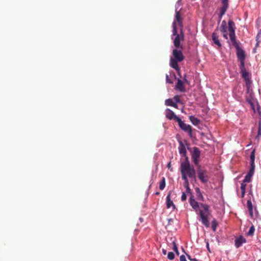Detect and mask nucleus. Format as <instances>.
<instances>
[{"mask_svg":"<svg viewBox=\"0 0 261 261\" xmlns=\"http://www.w3.org/2000/svg\"><path fill=\"white\" fill-rule=\"evenodd\" d=\"M180 172L182 179H188V177L196 180V171L193 166H191L189 159L186 157L185 161L180 163Z\"/></svg>","mask_w":261,"mask_h":261,"instance_id":"obj_1","label":"nucleus"},{"mask_svg":"<svg viewBox=\"0 0 261 261\" xmlns=\"http://www.w3.org/2000/svg\"><path fill=\"white\" fill-rule=\"evenodd\" d=\"M200 207L203 208V210H199V215L201 220L202 223L206 227H210V222L208 220V216L210 215L209 211L210 206L208 205L201 203L200 205Z\"/></svg>","mask_w":261,"mask_h":261,"instance_id":"obj_2","label":"nucleus"},{"mask_svg":"<svg viewBox=\"0 0 261 261\" xmlns=\"http://www.w3.org/2000/svg\"><path fill=\"white\" fill-rule=\"evenodd\" d=\"M197 172L198 177L200 181L203 184L207 183L209 180L207 171L202 169L200 165H198L197 166Z\"/></svg>","mask_w":261,"mask_h":261,"instance_id":"obj_3","label":"nucleus"},{"mask_svg":"<svg viewBox=\"0 0 261 261\" xmlns=\"http://www.w3.org/2000/svg\"><path fill=\"white\" fill-rule=\"evenodd\" d=\"M185 35L183 29L182 28H181L180 33L175 36V38L173 41L174 45L176 48H180L181 49L183 48L182 45H180V41H183Z\"/></svg>","mask_w":261,"mask_h":261,"instance_id":"obj_4","label":"nucleus"},{"mask_svg":"<svg viewBox=\"0 0 261 261\" xmlns=\"http://www.w3.org/2000/svg\"><path fill=\"white\" fill-rule=\"evenodd\" d=\"M237 50V56L238 59L240 61V65H243L245 64V60L246 58V55L245 51L242 49L239 45L238 47H235Z\"/></svg>","mask_w":261,"mask_h":261,"instance_id":"obj_5","label":"nucleus"},{"mask_svg":"<svg viewBox=\"0 0 261 261\" xmlns=\"http://www.w3.org/2000/svg\"><path fill=\"white\" fill-rule=\"evenodd\" d=\"M177 122L178 123L180 128L185 132H188L189 135H192V128L189 124H187L182 121L180 118L178 120Z\"/></svg>","mask_w":261,"mask_h":261,"instance_id":"obj_6","label":"nucleus"},{"mask_svg":"<svg viewBox=\"0 0 261 261\" xmlns=\"http://www.w3.org/2000/svg\"><path fill=\"white\" fill-rule=\"evenodd\" d=\"M200 152L199 149L197 147H194L193 151L192 153V159L194 164L198 166L200 165L199 164V158L200 156Z\"/></svg>","mask_w":261,"mask_h":261,"instance_id":"obj_7","label":"nucleus"},{"mask_svg":"<svg viewBox=\"0 0 261 261\" xmlns=\"http://www.w3.org/2000/svg\"><path fill=\"white\" fill-rule=\"evenodd\" d=\"M222 3V7L220 8V12L219 14V20L220 21L222 16L224 15L228 8V0H221Z\"/></svg>","mask_w":261,"mask_h":261,"instance_id":"obj_8","label":"nucleus"},{"mask_svg":"<svg viewBox=\"0 0 261 261\" xmlns=\"http://www.w3.org/2000/svg\"><path fill=\"white\" fill-rule=\"evenodd\" d=\"M172 54L174 57L173 59L177 60L178 62H181L184 59L181 50L178 49L177 48L173 50Z\"/></svg>","mask_w":261,"mask_h":261,"instance_id":"obj_9","label":"nucleus"},{"mask_svg":"<svg viewBox=\"0 0 261 261\" xmlns=\"http://www.w3.org/2000/svg\"><path fill=\"white\" fill-rule=\"evenodd\" d=\"M166 117L169 120H174L177 122L179 118L170 109H167L166 110Z\"/></svg>","mask_w":261,"mask_h":261,"instance_id":"obj_10","label":"nucleus"},{"mask_svg":"<svg viewBox=\"0 0 261 261\" xmlns=\"http://www.w3.org/2000/svg\"><path fill=\"white\" fill-rule=\"evenodd\" d=\"M240 72L242 74V76L244 78L245 81L246 82L249 81V73L247 71L245 68V64L243 65H240Z\"/></svg>","mask_w":261,"mask_h":261,"instance_id":"obj_11","label":"nucleus"},{"mask_svg":"<svg viewBox=\"0 0 261 261\" xmlns=\"http://www.w3.org/2000/svg\"><path fill=\"white\" fill-rule=\"evenodd\" d=\"M178 61H177V60L171 58L170 60V65L172 68L177 70L178 72V74H179L180 68L179 67V66L178 65Z\"/></svg>","mask_w":261,"mask_h":261,"instance_id":"obj_12","label":"nucleus"},{"mask_svg":"<svg viewBox=\"0 0 261 261\" xmlns=\"http://www.w3.org/2000/svg\"><path fill=\"white\" fill-rule=\"evenodd\" d=\"M184 82L181 80L178 79L177 82L175 85L176 89L181 92H185L186 91V89L184 86Z\"/></svg>","mask_w":261,"mask_h":261,"instance_id":"obj_13","label":"nucleus"},{"mask_svg":"<svg viewBox=\"0 0 261 261\" xmlns=\"http://www.w3.org/2000/svg\"><path fill=\"white\" fill-rule=\"evenodd\" d=\"M246 242V239L242 236H240L236 239L235 246L236 247V248H238L240 247H241L243 243H245Z\"/></svg>","mask_w":261,"mask_h":261,"instance_id":"obj_14","label":"nucleus"},{"mask_svg":"<svg viewBox=\"0 0 261 261\" xmlns=\"http://www.w3.org/2000/svg\"><path fill=\"white\" fill-rule=\"evenodd\" d=\"M212 39L214 43L217 45L219 48L222 46V45L219 40V36L215 32L213 33Z\"/></svg>","mask_w":261,"mask_h":261,"instance_id":"obj_15","label":"nucleus"},{"mask_svg":"<svg viewBox=\"0 0 261 261\" xmlns=\"http://www.w3.org/2000/svg\"><path fill=\"white\" fill-rule=\"evenodd\" d=\"M179 152L180 154H181L182 156L186 157H188L186 155L187 154V150L186 149V147L184 144V143L182 142V141H179V146L178 147Z\"/></svg>","mask_w":261,"mask_h":261,"instance_id":"obj_16","label":"nucleus"},{"mask_svg":"<svg viewBox=\"0 0 261 261\" xmlns=\"http://www.w3.org/2000/svg\"><path fill=\"white\" fill-rule=\"evenodd\" d=\"M175 17V20L177 22L179 26L181 28H182V27H183V23H182V18L181 17L180 13V12L179 11H177L176 10Z\"/></svg>","mask_w":261,"mask_h":261,"instance_id":"obj_17","label":"nucleus"},{"mask_svg":"<svg viewBox=\"0 0 261 261\" xmlns=\"http://www.w3.org/2000/svg\"><path fill=\"white\" fill-rule=\"evenodd\" d=\"M189 202L193 208L196 211H197L199 207L198 202L195 201L192 197H190Z\"/></svg>","mask_w":261,"mask_h":261,"instance_id":"obj_18","label":"nucleus"},{"mask_svg":"<svg viewBox=\"0 0 261 261\" xmlns=\"http://www.w3.org/2000/svg\"><path fill=\"white\" fill-rule=\"evenodd\" d=\"M229 37L231 41L232 42V44L235 47H238L239 46V44L236 40V37L235 35V33H229Z\"/></svg>","mask_w":261,"mask_h":261,"instance_id":"obj_19","label":"nucleus"},{"mask_svg":"<svg viewBox=\"0 0 261 261\" xmlns=\"http://www.w3.org/2000/svg\"><path fill=\"white\" fill-rule=\"evenodd\" d=\"M166 200H167L166 205H167V207L168 208H170L171 206H173V208L174 209L175 208V206L173 202L170 199V192H169V193L167 195V198H166Z\"/></svg>","mask_w":261,"mask_h":261,"instance_id":"obj_20","label":"nucleus"},{"mask_svg":"<svg viewBox=\"0 0 261 261\" xmlns=\"http://www.w3.org/2000/svg\"><path fill=\"white\" fill-rule=\"evenodd\" d=\"M228 31L229 33H235V24L232 20H229L228 22Z\"/></svg>","mask_w":261,"mask_h":261,"instance_id":"obj_21","label":"nucleus"},{"mask_svg":"<svg viewBox=\"0 0 261 261\" xmlns=\"http://www.w3.org/2000/svg\"><path fill=\"white\" fill-rule=\"evenodd\" d=\"M189 119L192 122V123L196 126L198 125L200 122V120L197 118L194 117V116H190Z\"/></svg>","mask_w":261,"mask_h":261,"instance_id":"obj_22","label":"nucleus"},{"mask_svg":"<svg viewBox=\"0 0 261 261\" xmlns=\"http://www.w3.org/2000/svg\"><path fill=\"white\" fill-rule=\"evenodd\" d=\"M220 30L223 33H227L226 22L225 20L222 21L220 27Z\"/></svg>","mask_w":261,"mask_h":261,"instance_id":"obj_23","label":"nucleus"},{"mask_svg":"<svg viewBox=\"0 0 261 261\" xmlns=\"http://www.w3.org/2000/svg\"><path fill=\"white\" fill-rule=\"evenodd\" d=\"M165 185H166L165 178L164 177H163L162 178V180L160 182V185H159L160 189L161 190H163L165 188Z\"/></svg>","mask_w":261,"mask_h":261,"instance_id":"obj_24","label":"nucleus"},{"mask_svg":"<svg viewBox=\"0 0 261 261\" xmlns=\"http://www.w3.org/2000/svg\"><path fill=\"white\" fill-rule=\"evenodd\" d=\"M183 180H184V186L185 187V188L186 189L187 192H190L191 190L189 187V181L188 179H183Z\"/></svg>","mask_w":261,"mask_h":261,"instance_id":"obj_25","label":"nucleus"},{"mask_svg":"<svg viewBox=\"0 0 261 261\" xmlns=\"http://www.w3.org/2000/svg\"><path fill=\"white\" fill-rule=\"evenodd\" d=\"M172 27H173V35L176 36L178 34L177 33V30L176 28V24L175 21H174L172 23Z\"/></svg>","mask_w":261,"mask_h":261,"instance_id":"obj_26","label":"nucleus"},{"mask_svg":"<svg viewBox=\"0 0 261 261\" xmlns=\"http://www.w3.org/2000/svg\"><path fill=\"white\" fill-rule=\"evenodd\" d=\"M246 185L242 183L241 186V195L242 197H244L245 194V189H246Z\"/></svg>","mask_w":261,"mask_h":261,"instance_id":"obj_27","label":"nucleus"},{"mask_svg":"<svg viewBox=\"0 0 261 261\" xmlns=\"http://www.w3.org/2000/svg\"><path fill=\"white\" fill-rule=\"evenodd\" d=\"M218 226L217 221L215 219H214L212 222V228L214 231H215L216 228Z\"/></svg>","mask_w":261,"mask_h":261,"instance_id":"obj_28","label":"nucleus"},{"mask_svg":"<svg viewBox=\"0 0 261 261\" xmlns=\"http://www.w3.org/2000/svg\"><path fill=\"white\" fill-rule=\"evenodd\" d=\"M174 101L173 99L169 98L165 100V105L168 106H173Z\"/></svg>","mask_w":261,"mask_h":261,"instance_id":"obj_29","label":"nucleus"},{"mask_svg":"<svg viewBox=\"0 0 261 261\" xmlns=\"http://www.w3.org/2000/svg\"><path fill=\"white\" fill-rule=\"evenodd\" d=\"M252 176V175H249V174L247 173L243 180V182H249L251 180Z\"/></svg>","mask_w":261,"mask_h":261,"instance_id":"obj_30","label":"nucleus"},{"mask_svg":"<svg viewBox=\"0 0 261 261\" xmlns=\"http://www.w3.org/2000/svg\"><path fill=\"white\" fill-rule=\"evenodd\" d=\"M255 169V164H250V168L249 170V172L248 173L249 174V175H251L253 176L254 172Z\"/></svg>","mask_w":261,"mask_h":261,"instance_id":"obj_31","label":"nucleus"},{"mask_svg":"<svg viewBox=\"0 0 261 261\" xmlns=\"http://www.w3.org/2000/svg\"><path fill=\"white\" fill-rule=\"evenodd\" d=\"M255 231V228L253 225H252L247 232L248 236H253Z\"/></svg>","mask_w":261,"mask_h":261,"instance_id":"obj_32","label":"nucleus"},{"mask_svg":"<svg viewBox=\"0 0 261 261\" xmlns=\"http://www.w3.org/2000/svg\"><path fill=\"white\" fill-rule=\"evenodd\" d=\"M254 160H255V155H254V151L251 152L250 154V164H254Z\"/></svg>","mask_w":261,"mask_h":261,"instance_id":"obj_33","label":"nucleus"},{"mask_svg":"<svg viewBox=\"0 0 261 261\" xmlns=\"http://www.w3.org/2000/svg\"><path fill=\"white\" fill-rule=\"evenodd\" d=\"M261 136V121H260L258 123V133L256 138L259 139Z\"/></svg>","mask_w":261,"mask_h":261,"instance_id":"obj_34","label":"nucleus"},{"mask_svg":"<svg viewBox=\"0 0 261 261\" xmlns=\"http://www.w3.org/2000/svg\"><path fill=\"white\" fill-rule=\"evenodd\" d=\"M175 257L174 254L172 252H169L168 253V258L170 260H173Z\"/></svg>","mask_w":261,"mask_h":261,"instance_id":"obj_35","label":"nucleus"},{"mask_svg":"<svg viewBox=\"0 0 261 261\" xmlns=\"http://www.w3.org/2000/svg\"><path fill=\"white\" fill-rule=\"evenodd\" d=\"M173 99L174 101H175L174 102H176V103H180V102L179 95H175V96H174Z\"/></svg>","mask_w":261,"mask_h":261,"instance_id":"obj_36","label":"nucleus"},{"mask_svg":"<svg viewBox=\"0 0 261 261\" xmlns=\"http://www.w3.org/2000/svg\"><path fill=\"white\" fill-rule=\"evenodd\" d=\"M172 245H173V250L175 251V250L178 249L177 245L176 244V242L175 241H173L172 242Z\"/></svg>","mask_w":261,"mask_h":261,"instance_id":"obj_37","label":"nucleus"},{"mask_svg":"<svg viewBox=\"0 0 261 261\" xmlns=\"http://www.w3.org/2000/svg\"><path fill=\"white\" fill-rule=\"evenodd\" d=\"M187 199V195L185 192H183L181 197V200L184 201Z\"/></svg>","mask_w":261,"mask_h":261,"instance_id":"obj_38","label":"nucleus"},{"mask_svg":"<svg viewBox=\"0 0 261 261\" xmlns=\"http://www.w3.org/2000/svg\"><path fill=\"white\" fill-rule=\"evenodd\" d=\"M166 82L168 83H170V84L173 83V82L170 79V78L168 75H166Z\"/></svg>","mask_w":261,"mask_h":261,"instance_id":"obj_39","label":"nucleus"},{"mask_svg":"<svg viewBox=\"0 0 261 261\" xmlns=\"http://www.w3.org/2000/svg\"><path fill=\"white\" fill-rule=\"evenodd\" d=\"M184 83H186L188 85L190 84V82L187 79V75H185L184 77Z\"/></svg>","mask_w":261,"mask_h":261,"instance_id":"obj_40","label":"nucleus"},{"mask_svg":"<svg viewBox=\"0 0 261 261\" xmlns=\"http://www.w3.org/2000/svg\"><path fill=\"white\" fill-rule=\"evenodd\" d=\"M187 256L188 257V258L191 261H198L196 258H192L189 254H187Z\"/></svg>","mask_w":261,"mask_h":261,"instance_id":"obj_41","label":"nucleus"},{"mask_svg":"<svg viewBox=\"0 0 261 261\" xmlns=\"http://www.w3.org/2000/svg\"><path fill=\"white\" fill-rule=\"evenodd\" d=\"M180 261H187L186 256L184 255H181L180 256Z\"/></svg>","mask_w":261,"mask_h":261,"instance_id":"obj_42","label":"nucleus"},{"mask_svg":"<svg viewBox=\"0 0 261 261\" xmlns=\"http://www.w3.org/2000/svg\"><path fill=\"white\" fill-rule=\"evenodd\" d=\"M167 168L171 171L173 170L172 168H171V162H169L167 164Z\"/></svg>","mask_w":261,"mask_h":261,"instance_id":"obj_43","label":"nucleus"},{"mask_svg":"<svg viewBox=\"0 0 261 261\" xmlns=\"http://www.w3.org/2000/svg\"><path fill=\"white\" fill-rule=\"evenodd\" d=\"M173 222V219L170 218V219H168V224H170L171 223V222Z\"/></svg>","mask_w":261,"mask_h":261,"instance_id":"obj_44","label":"nucleus"},{"mask_svg":"<svg viewBox=\"0 0 261 261\" xmlns=\"http://www.w3.org/2000/svg\"><path fill=\"white\" fill-rule=\"evenodd\" d=\"M223 37H224V38H225L226 39H228V37H227V33H223Z\"/></svg>","mask_w":261,"mask_h":261,"instance_id":"obj_45","label":"nucleus"},{"mask_svg":"<svg viewBox=\"0 0 261 261\" xmlns=\"http://www.w3.org/2000/svg\"><path fill=\"white\" fill-rule=\"evenodd\" d=\"M177 103L174 102V103H173V106H172V107H174V108H177V107H178V106H177Z\"/></svg>","mask_w":261,"mask_h":261,"instance_id":"obj_46","label":"nucleus"},{"mask_svg":"<svg viewBox=\"0 0 261 261\" xmlns=\"http://www.w3.org/2000/svg\"><path fill=\"white\" fill-rule=\"evenodd\" d=\"M162 252L164 255H166L167 254V251L164 249H162Z\"/></svg>","mask_w":261,"mask_h":261,"instance_id":"obj_47","label":"nucleus"},{"mask_svg":"<svg viewBox=\"0 0 261 261\" xmlns=\"http://www.w3.org/2000/svg\"><path fill=\"white\" fill-rule=\"evenodd\" d=\"M247 204H248V206H249V205L250 206V207H251V202L250 201L248 200L247 201Z\"/></svg>","mask_w":261,"mask_h":261,"instance_id":"obj_48","label":"nucleus"},{"mask_svg":"<svg viewBox=\"0 0 261 261\" xmlns=\"http://www.w3.org/2000/svg\"><path fill=\"white\" fill-rule=\"evenodd\" d=\"M175 252L176 254L177 255H179V251H178V249H177V250H175Z\"/></svg>","mask_w":261,"mask_h":261,"instance_id":"obj_49","label":"nucleus"},{"mask_svg":"<svg viewBox=\"0 0 261 261\" xmlns=\"http://www.w3.org/2000/svg\"><path fill=\"white\" fill-rule=\"evenodd\" d=\"M196 192H200V190H199V188H197V189H196Z\"/></svg>","mask_w":261,"mask_h":261,"instance_id":"obj_50","label":"nucleus"},{"mask_svg":"<svg viewBox=\"0 0 261 261\" xmlns=\"http://www.w3.org/2000/svg\"><path fill=\"white\" fill-rule=\"evenodd\" d=\"M207 248L208 250H209V249H210V248H209V246H208V243H207Z\"/></svg>","mask_w":261,"mask_h":261,"instance_id":"obj_51","label":"nucleus"},{"mask_svg":"<svg viewBox=\"0 0 261 261\" xmlns=\"http://www.w3.org/2000/svg\"><path fill=\"white\" fill-rule=\"evenodd\" d=\"M207 248L208 250H209V249H210V248H209V246H208V243H207Z\"/></svg>","mask_w":261,"mask_h":261,"instance_id":"obj_52","label":"nucleus"},{"mask_svg":"<svg viewBox=\"0 0 261 261\" xmlns=\"http://www.w3.org/2000/svg\"><path fill=\"white\" fill-rule=\"evenodd\" d=\"M155 194H156V195H159V192H156V193H155Z\"/></svg>","mask_w":261,"mask_h":261,"instance_id":"obj_53","label":"nucleus"},{"mask_svg":"<svg viewBox=\"0 0 261 261\" xmlns=\"http://www.w3.org/2000/svg\"><path fill=\"white\" fill-rule=\"evenodd\" d=\"M258 43H259V42H257V43H256V46H258Z\"/></svg>","mask_w":261,"mask_h":261,"instance_id":"obj_54","label":"nucleus"},{"mask_svg":"<svg viewBox=\"0 0 261 261\" xmlns=\"http://www.w3.org/2000/svg\"><path fill=\"white\" fill-rule=\"evenodd\" d=\"M200 195L202 197V194L200 193Z\"/></svg>","mask_w":261,"mask_h":261,"instance_id":"obj_55","label":"nucleus"}]
</instances>
